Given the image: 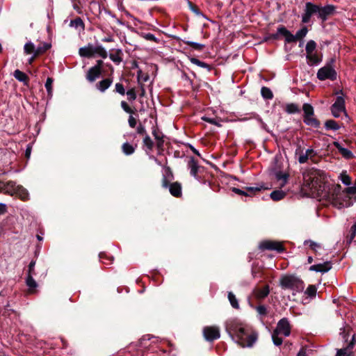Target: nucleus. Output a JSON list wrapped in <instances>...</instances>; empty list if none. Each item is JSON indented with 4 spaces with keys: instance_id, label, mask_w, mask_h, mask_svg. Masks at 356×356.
<instances>
[{
    "instance_id": "nucleus-1",
    "label": "nucleus",
    "mask_w": 356,
    "mask_h": 356,
    "mask_svg": "<svg viewBox=\"0 0 356 356\" xmlns=\"http://www.w3.org/2000/svg\"><path fill=\"white\" fill-rule=\"evenodd\" d=\"M304 183L302 190L306 189L314 196L327 199L332 186L326 180L325 173L320 170H314L303 175Z\"/></svg>"
},
{
    "instance_id": "nucleus-2",
    "label": "nucleus",
    "mask_w": 356,
    "mask_h": 356,
    "mask_svg": "<svg viewBox=\"0 0 356 356\" xmlns=\"http://www.w3.org/2000/svg\"><path fill=\"white\" fill-rule=\"evenodd\" d=\"M225 329L229 335L242 347H251L257 341L258 334L236 319L226 322Z\"/></svg>"
},
{
    "instance_id": "nucleus-3",
    "label": "nucleus",
    "mask_w": 356,
    "mask_h": 356,
    "mask_svg": "<svg viewBox=\"0 0 356 356\" xmlns=\"http://www.w3.org/2000/svg\"><path fill=\"white\" fill-rule=\"evenodd\" d=\"M325 200L330 202L334 207L339 209L349 207L352 206L354 202L351 196H348L347 193L341 191L340 184L332 186L331 191Z\"/></svg>"
},
{
    "instance_id": "nucleus-4",
    "label": "nucleus",
    "mask_w": 356,
    "mask_h": 356,
    "mask_svg": "<svg viewBox=\"0 0 356 356\" xmlns=\"http://www.w3.org/2000/svg\"><path fill=\"white\" fill-rule=\"evenodd\" d=\"M79 54L83 58H92L95 54H97L102 58H106L108 53L106 50L102 46H94L91 43H88L86 46L81 47L79 49Z\"/></svg>"
},
{
    "instance_id": "nucleus-5",
    "label": "nucleus",
    "mask_w": 356,
    "mask_h": 356,
    "mask_svg": "<svg viewBox=\"0 0 356 356\" xmlns=\"http://www.w3.org/2000/svg\"><path fill=\"white\" fill-rule=\"evenodd\" d=\"M302 119L303 122L309 127L314 128H319L321 127L320 120L316 118L314 107L308 103L302 105Z\"/></svg>"
},
{
    "instance_id": "nucleus-6",
    "label": "nucleus",
    "mask_w": 356,
    "mask_h": 356,
    "mask_svg": "<svg viewBox=\"0 0 356 356\" xmlns=\"http://www.w3.org/2000/svg\"><path fill=\"white\" fill-rule=\"evenodd\" d=\"M335 58H332L326 65L320 68L317 72V78L321 81L330 79L335 81L337 78V71L333 68L332 65L335 63Z\"/></svg>"
},
{
    "instance_id": "nucleus-7",
    "label": "nucleus",
    "mask_w": 356,
    "mask_h": 356,
    "mask_svg": "<svg viewBox=\"0 0 356 356\" xmlns=\"http://www.w3.org/2000/svg\"><path fill=\"white\" fill-rule=\"evenodd\" d=\"M280 286L283 289L302 290L303 289L304 282L300 278L290 275H284L281 277Z\"/></svg>"
},
{
    "instance_id": "nucleus-8",
    "label": "nucleus",
    "mask_w": 356,
    "mask_h": 356,
    "mask_svg": "<svg viewBox=\"0 0 356 356\" xmlns=\"http://www.w3.org/2000/svg\"><path fill=\"white\" fill-rule=\"evenodd\" d=\"M161 186L163 188H169L170 193L175 197H180L182 195V186L181 184L178 181L172 183L169 182L167 177L162 178Z\"/></svg>"
},
{
    "instance_id": "nucleus-9",
    "label": "nucleus",
    "mask_w": 356,
    "mask_h": 356,
    "mask_svg": "<svg viewBox=\"0 0 356 356\" xmlns=\"http://www.w3.org/2000/svg\"><path fill=\"white\" fill-rule=\"evenodd\" d=\"M314 15H319V5L312 2H307L304 13L302 15V22L304 24L309 23Z\"/></svg>"
},
{
    "instance_id": "nucleus-10",
    "label": "nucleus",
    "mask_w": 356,
    "mask_h": 356,
    "mask_svg": "<svg viewBox=\"0 0 356 356\" xmlns=\"http://www.w3.org/2000/svg\"><path fill=\"white\" fill-rule=\"evenodd\" d=\"M259 249L261 250H275L279 253L283 252L285 248L281 242L266 240L259 245Z\"/></svg>"
},
{
    "instance_id": "nucleus-11",
    "label": "nucleus",
    "mask_w": 356,
    "mask_h": 356,
    "mask_svg": "<svg viewBox=\"0 0 356 356\" xmlns=\"http://www.w3.org/2000/svg\"><path fill=\"white\" fill-rule=\"evenodd\" d=\"M268 188L264 187V186H251V187H245L244 189H239L235 187L232 188V191L238 194L239 195H243L245 197H251L252 195H256L257 193L260 192L261 190L267 189Z\"/></svg>"
},
{
    "instance_id": "nucleus-12",
    "label": "nucleus",
    "mask_w": 356,
    "mask_h": 356,
    "mask_svg": "<svg viewBox=\"0 0 356 356\" xmlns=\"http://www.w3.org/2000/svg\"><path fill=\"white\" fill-rule=\"evenodd\" d=\"M203 336L206 341L212 342L220 337V329L217 326H205L203 328Z\"/></svg>"
},
{
    "instance_id": "nucleus-13",
    "label": "nucleus",
    "mask_w": 356,
    "mask_h": 356,
    "mask_svg": "<svg viewBox=\"0 0 356 356\" xmlns=\"http://www.w3.org/2000/svg\"><path fill=\"white\" fill-rule=\"evenodd\" d=\"M331 113L334 118H339L340 113H346L345 100L343 97L338 96L335 100V102L330 107ZM347 116V115H346Z\"/></svg>"
},
{
    "instance_id": "nucleus-14",
    "label": "nucleus",
    "mask_w": 356,
    "mask_h": 356,
    "mask_svg": "<svg viewBox=\"0 0 356 356\" xmlns=\"http://www.w3.org/2000/svg\"><path fill=\"white\" fill-rule=\"evenodd\" d=\"M337 7L334 5L327 4L325 6H321L319 5V15L318 18L322 22H325L327 19L333 16L336 13Z\"/></svg>"
},
{
    "instance_id": "nucleus-15",
    "label": "nucleus",
    "mask_w": 356,
    "mask_h": 356,
    "mask_svg": "<svg viewBox=\"0 0 356 356\" xmlns=\"http://www.w3.org/2000/svg\"><path fill=\"white\" fill-rule=\"evenodd\" d=\"M274 331H277L278 334H283L286 337L289 336L291 334V325L288 318H282L280 319Z\"/></svg>"
},
{
    "instance_id": "nucleus-16",
    "label": "nucleus",
    "mask_w": 356,
    "mask_h": 356,
    "mask_svg": "<svg viewBox=\"0 0 356 356\" xmlns=\"http://www.w3.org/2000/svg\"><path fill=\"white\" fill-rule=\"evenodd\" d=\"M152 134L154 137L156 143V146L159 151L163 150V145H164V135L163 134L159 129L157 125L152 127Z\"/></svg>"
},
{
    "instance_id": "nucleus-17",
    "label": "nucleus",
    "mask_w": 356,
    "mask_h": 356,
    "mask_svg": "<svg viewBox=\"0 0 356 356\" xmlns=\"http://www.w3.org/2000/svg\"><path fill=\"white\" fill-rule=\"evenodd\" d=\"M102 72L103 70H99L94 67H91L86 74V79L90 83H93L97 80V79L101 76Z\"/></svg>"
},
{
    "instance_id": "nucleus-18",
    "label": "nucleus",
    "mask_w": 356,
    "mask_h": 356,
    "mask_svg": "<svg viewBox=\"0 0 356 356\" xmlns=\"http://www.w3.org/2000/svg\"><path fill=\"white\" fill-rule=\"evenodd\" d=\"M278 33L280 34V38H284L285 43H293V34H292L284 25H280L278 26Z\"/></svg>"
},
{
    "instance_id": "nucleus-19",
    "label": "nucleus",
    "mask_w": 356,
    "mask_h": 356,
    "mask_svg": "<svg viewBox=\"0 0 356 356\" xmlns=\"http://www.w3.org/2000/svg\"><path fill=\"white\" fill-rule=\"evenodd\" d=\"M332 268L331 261H325L323 264H314L309 267L310 271H315L319 273H327Z\"/></svg>"
},
{
    "instance_id": "nucleus-20",
    "label": "nucleus",
    "mask_w": 356,
    "mask_h": 356,
    "mask_svg": "<svg viewBox=\"0 0 356 356\" xmlns=\"http://www.w3.org/2000/svg\"><path fill=\"white\" fill-rule=\"evenodd\" d=\"M188 167L190 168V175L195 178H197V173L203 167L198 165L197 161L194 157H191L188 163Z\"/></svg>"
},
{
    "instance_id": "nucleus-21",
    "label": "nucleus",
    "mask_w": 356,
    "mask_h": 356,
    "mask_svg": "<svg viewBox=\"0 0 356 356\" xmlns=\"http://www.w3.org/2000/svg\"><path fill=\"white\" fill-rule=\"evenodd\" d=\"M307 64L310 66L317 65L323 60L322 53L317 54L316 52L312 53L311 54L306 55Z\"/></svg>"
},
{
    "instance_id": "nucleus-22",
    "label": "nucleus",
    "mask_w": 356,
    "mask_h": 356,
    "mask_svg": "<svg viewBox=\"0 0 356 356\" xmlns=\"http://www.w3.org/2000/svg\"><path fill=\"white\" fill-rule=\"evenodd\" d=\"M333 145L338 149L339 152L344 159H351L354 157L353 152L349 149L343 147L339 142H333Z\"/></svg>"
},
{
    "instance_id": "nucleus-23",
    "label": "nucleus",
    "mask_w": 356,
    "mask_h": 356,
    "mask_svg": "<svg viewBox=\"0 0 356 356\" xmlns=\"http://www.w3.org/2000/svg\"><path fill=\"white\" fill-rule=\"evenodd\" d=\"M3 188L2 193L11 196L15 195V191L17 187L16 182L14 181H8L6 183L3 182Z\"/></svg>"
},
{
    "instance_id": "nucleus-24",
    "label": "nucleus",
    "mask_w": 356,
    "mask_h": 356,
    "mask_svg": "<svg viewBox=\"0 0 356 356\" xmlns=\"http://www.w3.org/2000/svg\"><path fill=\"white\" fill-rule=\"evenodd\" d=\"M113 77L102 79L96 83V88L102 92H104L112 84Z\"/></svg>"
},
{
    "instance_id": "nucleus-25",
    "label": "nucleus",
    "mask_w": 356,
    "mask_h": 356,
    "mask_svg": "<svg viewBox=\"0 0 356 356\" xmlns=\"http://www.w3.org/2000/svg\"><path fill=\"white\" fill-rule=\"evenodd\" d=\"M15 195L17 196L22 201H26L29 198L28 191L21 185L17 186Z\"/></svg>"
},
{
    "instance_id": "nucleus-26",
    "label": "nucleus",
    "mask_w": 356,
    "mask_h": 356,
    "mask_svg": "<svg viewBox=\"0 0 356 356\" xmlns=\"http://www.w3.org/2000/svg\"><path fill=\"white\" fill-rule=\"evenodd\" d=\"M14 77L20 82H22L24 85L29 86V76L19 70H16L13 73Z\"/></svg>"
},
{
    "instance_id": "nucleus-27",
    "label": "nucleus",
    "mask_w": 356,
    "mask_h": 356,
    "mask_svg": "<svg viewBox=\"0 0 356 356\" xmlns=\"http://www.w3.org/2000/svg\"><path fill=\"white\" fill-rule=\"evenodd\" d=\"M26 284L29 287V293H35L37 292L36 288L38 286V284L33 279V276L27 275L26 278Z\"/></svg>"
},
{
    "instance_id": "nucleus-28",
    "label": "nucleus",
    "mask_w": 356,
    "mask_h": 356,
    "mask_svg": "<svg viewBox=\"0 0 356 356\" xmlns=\"http://www.w3.org/2000/svg\"><path fill=\"white\" fill-rule=\"evenodd\" d=\"M138 147V145L137 143H136L134 145H131L128 142H126V143H124L122 145V152L127 155V156H129V155H131L133 154L134 152H135V150L136 149V147Z\"/></svg>"
},
{
    "instance_id": "nucleus-29",
    "label": "nucleus",
    "mask_w": 356,
    "mask_h": 356,
    "mask_svg": "<svg viewBox=\"0 0 356 356\" xmlns=\"http://www.w3.org/2000/svg\"><path fill=\"white\" fill-rule=\"evenodd\" d=\"M123 52L122 49H118L114 53L109 54L110 59L116 65H119L122 61Z\"/></svg>"
},
{
    "instance_id": "nucleus-30",
    "label": "nucleus",
    "mask_w": 356,
    "mask_h": 356,
    "mask_svg": "<svg viewBox=\"0 0 356 356\" xmlns=\"http://www.w3.org/2000/svg\"><path fill=\"white\" fill-rule=\"evenodd\" d=\"M270 289L269 286L266 285L261 289H257L255 290L254 293L257 299L261 300L267 297L269 294Z\"/></svg>"
},
{
    "instance_id": "nucleus-31",
    "label": "nucleus",
    "mask_w": 356,
    "mask_h": 356,
    "mask_svg": "<svg viewBox=\"0 0 356 356\" xmlns=\"http://www.w3.org/2000/svg\"><path fill=\"white\" fill-rule=\"evenodd\" d=\"M326 130L337 131L340 129L339 124L334 120H327L324 124Z\"/></svg>"
},
{
    "instance_id": "nucleus-32",
    "label": "nucleus",
    "mask_w": 356,
    "mask_h": 356,
    "mask_svg": "<svg viewBox=\"0 0 356 356\" xmlns=\"http://www.w3.org/2000/svg\"><path fill=\"white\" fill-rule=\"evenodd\" d=\"M307 33H308L307 27V26L302 27L300 30H298L296 32V35H293V38H294L293 42H296L298 40H302L306 36Z\"/></svg>"
},
{
    "instance_id": "nucleus-33",
    "label": "nucleus",
    "mask_w": 356,
    "mask_h": 356,
    "mask_svg": "<svg viewBox=\"0 0 356 356\" xmlns=\"http://www.w3.org/2000/svg\"><path fill=\"white\" fill-rule=\"evenodd\" d=\"M143 145L146 147V152H150L152 151L154 147V143L151 139L150 136L148 134H146V136L143 138Z\"/></svg>"
},
{
    "instance_id": "nucleus-34",
    "label": "nucleus",
    "mask_w": 356,
    "mask_h": 356,
    "mask_svg": "<svg viewBox=\"0 0 356 356\" xmlns=\"http://www.w3.org/2000/svg\"><path fill=\"white\" fill-rule=\"evenodd\" d=\"M284 111L289 114L299 113L300 112L299 106L294 103L287 104L285 106Z\"/></svg>"
},
{
    "instance_id": "nucleus-35",
    "label": "nucleus",
    "mask_w": 356,
    "mask_h": 356,
    "mask_svg": "<svg viewBox=\"0 0 356 356\" xmlns=\"http://www.w3.org/2000/svg\"><path fill=\"white\" fill-rule=\"evenodd\" d=\"M286 195V193L283 191L275 190L270 193V197L273 201H280L282 200Z\"/></svg>"
},
{
    "instance_id": "nucleus-36",
    "label": "nucleus",
    "mask_w": 356,
    "mask_h": 356,
    "mask_svg": "<svg viewBox=\"0 0 356 356\" xmlns=\"http://www.w3.org/2000/svg\"><path fill=\"white\" fill-rule=\"evenodd\" d=\"M100 261L104 264H111L114 260L113 256L107 255L106 252H102L99 254Z\"/></svg>"
},
{
    "instance_id": "nucleus-37",
    "label": "nucleus",
    "mask_w": 356,
    "mask_h": 356,
    "mask_svg": "<svg viewBox=\"0 0 356 356\" xmlns=\"http://www.w3.org/2000/svg\"><path fill=\"white\" fill-rule=\"evenodd\" d=\"M261 94L265 99H272L273 98V93L268 87L263 86L261 89Z\"/></svg>"
},
{
    "instance_id": "nucleus-38",
    "label": "nucleus",
    "mask_w": 356,
    "mask_h": 356,
    "mask_svg": "<svg viewBox=\"0 0 356 356\" xmlns=\"http://www.w3.org/2000/svg\"><path fill=\"white\" fill-rule=\"evenodd\" d=\"M227 298L233 308L239 309L238 300L236 298V296L232 291L228 292Z\"/></svg>"
},
{
    "instance_id": "nucleus-39",
    "label": "nucleus",
    "mask_w": 356,
    "mask_h": 356,
    "mask_svg": "<svg viewBox=\"0 0 356 356\" xmlns=\"http://www.w3.org/2000/svg\"><path fill=\"white\" fill-rule=\"evenodd\" d=\"M356 236V222L353 225L350 229L349 234L347 236V243L350 244Z\"/></svg>"
},
{
    "instance_id": "nucleus-40",
    "label": "nucleus",
    "mask_w": 356,
    "mask_h": 356,
    "mask_svg": "<svg viewBox=\"0 0 356 356\" xmlns=\"http://www.w3.org/2000/svg\"><path fill=\"white\" fill-rule=\"evenodd\" d=\"M183 42L184 44L188 45L193 49L197 50V51H202L205 47L204 44H200V43L195 42H191V41H188V40L187 41L183 40Z\"/></svg>"
},
{
    "instance_id": "nucleus-41",
    "label": "nucleus",
    "mask_w": 356,
    "mask_h": 356,
    "mask_svg": "<svg viewBox=\"0 0 356 356\" xmlns=\"http://www.w3.org/2000/svg\"><path fill=\"white\" fill-rule=\"evenodd\" d=\"M51 47V44L48 43H43L38 46L35 50V56H40L46 52Z\"/></svg>"
},
{
    "instance_id": "nucleus-42",
    "label": "nucleus",
    "mask_w": 356,
    "mask_h": 356,
    "mask_svg": "<svg viewBox=\"0 0 356 356\" xmlns=\"http://www.w3.org/2000/svg\"><path fill=\"white\" fill-rule=\"evenodd\" d=\"M275 177L277 180L283 181V183L281 184V186L283 187L286 184L289 175L288 173H283L281 171H278L276 172Z\"/></svg>"
},
{
    "instance_id": "nucleus-43",
    "label": "nucleus",
    "mask_w": 356,
    "mask_h": 356,
    "mask_svg": "<svg viewBox=\"0 0 356 356\" xmlns=\"http://www.w3.org/2000/svg\"><path fill=\"white\" fill-rule=\"evenodd\" d=\"M316 48V42L314 40H309L307 42L306 47H305V51L307 53V55L311 54L314 51V50Z\"/></svg>"
},
{
    "instance_id": "nucleus-44",
    "label": "nucleus",
    "mask_w": 356,
    "mask_h": 356,
    "mask_svg": "<svg viewBox=\"0 0 356 356\" xmlns=\"http://www.w3.org/2000/svg\"><path fill=\"white\" fill-rule=\"evenodd\" d=\"M304 244L305 245L309 244L310 249L314 252V254H316V255L318 254L317 249L321 248L320 244H318L314 241H312L311 240L305 241L304 242Z\"/></svg>"
},
{
    "instance_id": "nucleus-45",
    "label": "nucleus",
    "mask_w": 356,
    "mask_h": 356,
    "mask_svg": "<svg viewBox=\"0 0 356 356\" xmlns=\"http://www.w3.org/2000/svg\"><path fill=\"white\" fill-rule=\"evenodd\" d=\"M340 179L346 186H349L351 184V177L346 173V171H343L341 173Z\"/></svg>"
},
{
    "instance_id": "nucleus-46",
    "label": "nucleus",
    "mask_w": 356,
    "mask_h": 356,
    "mask_svg": "<svg viewBox=\"0 0 356 356\" xmlns=\"http://www.w3.org/2000/svg\"><path fill=\"white\" fill-rule=\"evenodd\" d=\"M24 49V52L26 54H35V51L36 50V49L35 48V45L31 42L26 43Z\"/></svg>"
},
{
    "instance_id": "nucleus-47",
    "label": "nucleus",
    "mask_w": 356,
    "mask_h": 356,
    "mask_svg": "<svg viewBox=\"0 0 356 356\" xmlns=\"http://www.w3.org/2000/svg\"><path fill=\"white\" fill-rule=\"evenodd\" d=\"M343 193H347L348 196H351L355 202L356 200V187L355 186H349L346 188L344 191H342Z\"/></svg>"
},
{
    "instance_id": "nucleus-48",
    "label": "nucleus",
    "mask_w": 356,
    "mask_h": 356,
    "mask_svg": "<svg viewBox=\"0 0 356 356\" xmlns=\"http://www.w3.org/2000/svg\"><path fill=\"white\" fill-rule=\"evenodd\" d=\"M53 82H54V79L53 78L48 77L47 79V81H46V83H45V88L47 89L48 95H51V96L52 95V92H53L52 84H53Z\"/></svg>"
},
{
    "instance_id": "nucleus-49",
    "label": "nucleus",
    "mask_w": 356,
    "mask_h": 356,
    "mask_svg": "<svg viewBox=\"0 0 356 356\" xmlns=\"http://www.w3.org/2000/svg\"><path fill=\"white\" fill-rule=\"evenodd\" d=\"M279 334L277 331H273L272 334V340L275 346H280L283 341L282 339L279 337Z\"/></svg>"
},
{
    "instance_id": "nucleus-50",
    "label": "nucleus",
    "mask_w": 356,
    "mask_h": 356,
    "mask_svg": "<svg viewBox=\"0 0 356 356\" xmlns=\"http://www.w3.org/2000/svg\"><path fill=\"white\" fill-rule=\"evenodd\" d=\"M316 291H317V289L315 285H309V286L307 287V289L305 291V293L308 296L313 298V297L316 296Z\"/></svg>"
},
{
    "instance_id": "nucleus-51",
    "label": "nucleus",
    "mask_w": 356,
    "mask_h": 356,
    "mask_svg": "<svg viewBox=\"0 0 356 356\" xmlns=\"http://www.w3.org/2000/svg\"><path fill=\"white\" fill-rule=\"evenodd\" d=\"M125 94L127 95V99L130 102L135 100L137 97L136 92L134 88H131L125 92Z\"/></svg>"
},
{
    "instance_id": "nucleus-52",
    "label": "nucleus",
    "mask_w": 356,
    "mask_h": 356,
    "mask_svg": "<svg viewBox=\"0 0 356 356\" xmlns=\"http://www.w3.org/2000/svg\"><path fill=\"white\" fill-rule=\"evenodd\" d=\"M191 62L199 67H203V68H209V65L204 63V62H202L201 60H200L199 59L196 58H191Z\"/></svg>"
},
{
    "instance_id": "nucleus-53",
    "label": "nucleus",
    "mask_w": 356,
    "mask_h": 356,
    "mask_svg": "<svg viewBox=\"0 0 356 356\" xmlns=\"http://www.w3.org/2000/svg\"><path fill=\"white\" fill-rule=\"evenodd\" d=\"M70 26H74L76 28H78L79 26L84 27V23H83V20L80 17H77L74 19L71 20Z\"/></svg>"
},
{
    "instance_id": "nucleus-54",
    "label": "nucleus",
    "mask_w": 356,
    "mask_h": 356,
    "mask_svg": "<svg viewBox=\"0 0 356 356\" xmlns=\"http://www.w3.org/2000/svg\"><path fill=\"white\" fill-rule=\"evenodd\" d=\"M165 177H167V179L169 180V182H170L172 180L174 179L173 172H172L171 168L168 166L165 167V175L163 176V178H165Z\"/></svg>"
},
{
    "instance_id": "nucleus-55",
    "label": "nucleus",
    "mask_w": 356,
    "mask_h": 356,
    "mask_svg": "<svg viewBox=\"0 0 356 356\" xmlns=\"http://www.w3.org/2000/svg\"><path fill=\"white\" fill-rule=\"evenodd\" d=\"M280 34L278 33V28L277 29V32L275 33H271L267 35L265 38V41H269V40H280Z\"/></svg>"
},
{
    "instance_id": "nucleus-56",
    "label": "nucleus",
    "mask_w": 356,
    "mask_h": 356,
    "mask_svg": "<svg viewBox=\"0 0 356 356\" xmlns=\"http://www.w3.org/2000/svg\"><path fill=\"white\" fill-rule=\"evenodd\" d=\"M35 260H32L28 266L27 275H31V276L35 275Z\"/></svg>"
},
{
    "instance_id": "nucleus-57",
    "label": "nucleus",
    "mask_w": 356,
    "mask_h": 356,
    "mask_svg": "<svg viewBox=\"0 0 356 356\" xmlns=\"http://www.w3.org/2000/svg\"><path fill=\"white\" fill-rule=\"evenodd\" d=\"M115 92L119 93L121 95H125V89L122 83H117L115 86Z\"/></svg>"
},
{
    "instance_id": "nucleus-58",
    "label": "nucleus",
    "mask_w": 356,
    "mask_h": 356,
    "mask_svg": "<svg viewBox=\"0 0 356 356\" xmlns=\"http://www.w3.org/2000/svg\"><path fill=\"white\" fill-rule=\"evenodd\" d=\"M120 104L121 107L126 113L129 114L135 113V111L129 106V104L126 102L122 101Z\"/></svg>"
},
{
    "instance_id": "nucleus-59",
    "label": "nucleus",
    "mask_w": 356,
    "mask_h": 356,
    "mask_svg": "<svg viewBox=\"0 0 356 356\" xmlns=\"http://www.w3.org/2000/svg\"><path fill=\"white\" fill-rule=\"evenodd\" d=\"M189 8L192 12H193L197 15H203L202 13L200 11V8L197 6L189 1Z\"/></svg>"
},
{
    "instance_id": "nucleus-60",
    "label": "nucleus",
    "mask_w": 356,
    "mask_h": 356,
    "mask_svg": "<svg viewBox=\"0 0 356 356\" xmlns=\"http://www.w3.org/2000/svg\"><path fill=\"white\" fill-rule=\"evenodd\" d=\"M142 36L143 38H145V40H149V41H153L154 42H156L158 43L159 42V40L154 36V34L151 33H143L142 34Z\"/></svg>"
},
{
    "instance_id": "nucleus-61",
    "label": "nucleus",
    "mask_w": 356,
    "mask_h": 356,
    "mask_svg": "<svg viewBox=\"0 0 356 356\" xmlns=\"http://www.w3.org/2000/svg\"><path fill=\"white\" fill-rule=\"evenodd\" d=\"M348 350L346 348L339 349L337 350L336 356H352L353 352H350L349 353H348Z\"/></svg>"
},
{
    "instance_id": "nucleus-62",
    "label": "nucleus",
    "mask_w": 356,
    "mask_h": 356,
    "mask_svg": "<svg viewBox=\"0 0 356 356\" xmlns=\"http://www.w3.org/2000/svg\"><path fill=\"white\" fill-rule=\"evenodd\" d=\"M256 310L261 316H266L267 315V308L265 305H259L256 307Z\"/></svg>"
},
{
    "instance_id": "nucleus-63",
    "label": "nucleus",
    "mask_w": 356,
    "mask_h": 356,
    "mask_svg": "<svg viewBox=\"0 0 356 356\" xmlns=\"http://www.w3.org/2000/svg\"><path fill=\"white\" fill-rule=\"evenodd\" d=\"M136 134L144 136L147 134L145 127L141 123H139L137 127Z\"/></svg>"
},
{
    "instance_id": "nucleus-64",
    "label": "nucleus",
    "mask_w": 356,
    "mask_h": 356,
    "mask_svg": "<svg viewBox=\"0 0 356 356\" xmlns=\"http://www.w3.org/2000/svg\"><path fill=\"white\" fill-rule=\"evenodd\" d=\"M356 344V339H355V334H353L351 339V341L348 343L346 348L350 352H351V350L353 349L355 345Z\"/></svg>"
}]
</instances>
